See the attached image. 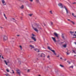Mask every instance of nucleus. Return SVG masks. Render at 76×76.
Segmentation results:
<instances>
[{"label":"nucleus","instance_id":"1","mask_svg":"<svg viewBox=\"0 0 76 76\" xmlns=\"http://www.w3.org/2000/svg\"><path fill=\"white\" fill-rule=\"evenodd\" d=\"M35 26L37 27L34 28H33L34 31H36L37 32H38V29H39V25L37 24H35Z\"/></svg>","mask_w":76,"mask_h":76},{"label":"nucleus","instance_id":"2","mask_svg":"<svg viewBox=\"0 0 76 76\" xmlns=\"http://www.w3.org/2000/svg\"><path fill=\"white\" fill-rule=\"evenodd\" d=\"M7 39V36L4 35V41H6Z\"/></svg>","mask_w":76,"mask_h":76},{"label":"nucleus","instance_id":"3","mask_svg":"<svg viewBox=\"0 0 76 76\" xmlns=\"http://www.w3.org/2000/svg\"><path fill=\"white\" fill-rule=\"evenodd\" d=\"M20 71V70H17V73L19 75V76H20V73H21Z\"/></svg>","mask_w":76,"mask_h":76},{"label":"nucleus","instance_id":"4","mask_svg":"<svg viewBox=\"0 0 76 76\" xmlns=\"http://www.w3.org/2000/svg\"><path fill=\"white\" fill-rule=\"evenodd\" d=\"M58 5L60 6L61 9L63 8V4L61 3L58 4Z\"/></svg>","mask_w":76,"mask_h":76},{"label":"nucleus","instance_id":"5","mask_svg":"<svg viewBox=\"0 0 76 76\" xmlns=\"http://www.w3.org/2000/svg\"><path fill=\"white\" fill-rule=\"evenodd\" d=\"M64 8L66 10L67 15H68V14L69 13V10H68V9H67V8H66V7H65V6H64Z\"/></svg>","mask_w":76,"mask_h":76},{"label":"nucleus","instance_id":"6","mask_svg":"<svg viewBox=\"0 0 76 76\" xmlns=\"http://www.w3.org/2000/svg\"><path fill=\"white\" fill-rule=\"evenodd\" d=\"M70 50H67V51L66 52V53L67 54V55H69V54H70Z\"/></svg>","mask_w":76,"mask_h":76},{"label":"nucleus","instance_id":"7","mask_svg":"<svg viewBox=\"0 0 76 76\" xmlns=\"http://www.w3.org/2000/svg\"><path fill=\"white\" fill-rule=\"evenodd\" d=\"M54 35H55L56 37H57V38H58V34L56 33H54Z\"/></svg>","mask_w":76,"mask_h":76},{"label":"nucleus","instance_id":"8","mask_svg":"<svg viewBox=\"0 0 76 76\" xmlns=\"http://www.w3.org/2000/svg\"><path fill=\"white\" fill-rule=\"evenodd\" d=\"M4 61L6 65H8V64H7V63H9V61H7L6 60H4Z\"/></svg>","mask_w":76,"mask_h":76},{"label":"nucleus","instance_id":"9","mask_svg":"<svg viewBox=\"0 0 76 76\" xmlns=\"http://www.w3.org/2000/svg\"><path fill=\"white\" fill-rule=\"evenodd\" d=\"M36 2V3H37V4H40V2H39V0H35Z\"/></svg>","mask_w":76,"mask_h":76},{"label":"nucleus","instance_id":"10","mask_svg":"<svg viewBox=\"0 0 76 76\" xmlns=\"http://www.w3.org/2000/svg\"><path fill=\"white\" fill-rule=\"evenodd\" d=\"M31 38L34 41H36V39L35 37H31Z\"/></svg>","mask_w":76,"mask_h":76},{"label":"nucleus","instance_id":"11","mask_svg":"<svg viewBox=\"0 0 76 76\" xmlns=\"http://www.w3.org/2000/svg\"><path fill=\"white\" fill-rule=\"evenodd\" d=\"M34 50H35V51H36L37 52H39V50L37 48L34 49Z\"/></svg>","mask_w":76,"mask_h":76},{"label":"nucleus","instance_id":"12","mask_svg":"<svg viewBox=\"0 0 76 76\" xmlns=\"http://www.w3.org/2000/svg\"><path fill=\"white\" fill-rule=\"evenodd\" d=\"M1 1H2V3L4 5H6V4H4V3H5V1H4V0H2Z\"/></svg>","mask_w":76,"mask_h":76},{"label":"nucleus","instance_id":"13","mask_svg":"<svg viewBox=\"0 0 76 76\" xmlns=\"http://www.w3.org/2000/svg\"><path fill=\"white\" fill-rule=\"evenodd\" d=\"M67 43L65 44L64 45H63V47L64 48H66L67 47Z\"/></svg>","mask_w":76,"mask_h":76},{"label":"nucleus","instance_id":"14","mask_svg":"<svg viewBox=\"0 0 76 76\" xmlns=\"http://www.w3.org/2000/svg\"><path fill=\"white\" fill-rule=\"evenodd\" d=\"M52 39H53V41H54V42H56V38H55L52 37Z\"/></svg>","mask_w":76,"mask_h":76},{"label":"nucleus","instance_id":"15","mask_svg":"<svg viewBox=\"0 0 76 76\" xmlns=\"http://www.w3.org/2000/svg\"><path fill=\"white\" fill-rule=\"evenodd\" d=\"M40 57H45V55L44 54L42 53Z\"/></svg>","mask_w":76,"mask_h":76},{"label":"nucleus","instance_id":"16","mask_svg":"<svg viewBox=\"0 0 76 76\" xmlns=\"http://www.w3.org/2000/svg\"><path fill=\"white\" fill-rule=\"evenodd\" d=\"M29 46L30 47H31V48H34V46L30 45Z\"/></svg>","mask_w":76,"mask_h":76},{"label":"nucleus","instance_id":"17","mask_svg":"<svg viewBox=\"0 0 76 76\" xmlns=\"http://www.w3.org/2000/svg\"><path fill=\"white\" fill-rule=\"evenodd\" d=\"M20 9H23V7H24V6H23V5H22L21 6V7H20Z\"/></svg>","mask_w":76,"mask_h":76},{"label":"nucleus","instance_id":"18","mask_svg":"<svg viewBox=\"0 0 76 76\" xmlns=\"http://www.w3.org/2000/svg\"><path fill=\"white\" fill-rule=\"evenodd\" d=\"M4 17L6 19H7V17H6V15H5V14H4Z\"/></svg>","mask_w":76,"mask_h":76},{"label":"nucleus","instance_id":"19","mask_svg":"<svg viewBox=\"0 0 76 76\" xmlns=\"http://www.w3.org/2000/svg\"><path fill=\"white\" fill-rule=\"evenodd\" d=\"M70 22H71L73 24V25H75V23L74 22L72 21H70Z\"/></svg>","mask_w":76,"mask_h":76},{"label":"nucleus","instance_id":"20","mask_svg":"<svg viewBox=\"0 0 76 76\" xmlns=\"http://www.w3.org/2000/svg\"><path fill=\"white\" fill-rule=\"evenodd\" d=\"M72 16H74V17L76 18V15L74 16V15H75V14H74V13H72Z\"/></svg>","mask_w":76,"mask_h":76},{"label":"nucleus","instance_id":"21","mask_svg":"<svg viewBox=\"0 0 76 76\" xmlns=\"http://www.w3.org/2000/svg\"><path fill=\"white\" fill-rule=\"evenodd\" d=\"M70 33L72 35H73V34H74V32L70 31Z\"/></svg>","mask_w":76,"mask_h":76},{"label":"nucleus","instance_id":"22","mask_svg":"<svg viewBox=\"0 0 76 76\" xmlns=\"http://www.w3.org/2000/svg\"><path fill=\"white\" fill-rule=\"evenodd\" d=\"M12 19L13 20V21L14 22H16V20H15V18H12Z\"/></svg>","mask_w":76,"mask_h":76},{"label":"nucleus","instance_id":"23","mask_svg":"<svg viewBox=\"0 0 76 76\" xmlns=\"http://www.w3.org/2000/svg\"><path fill=\"white\" fill-rule=\"evenodd\" d=\"M32 15H33V14H28V15L29 16H30L31 17V16H32Z\"/></svg>","mask_w":76,"mask_h":76},{"label":"nucleus","instance_id":"24","mask_svg":"<svg viewBox=\"0 0 76 76\" xmlns=\"http://www.w3.org/2000/svg\"><path fill=\"white\" fill-rule=\"evenodd\" d=\"M61 67H64V66L63 65H62L60 64L59 65Z\"/></svg>","mask_w":76,"mask_h":76},{"label":"nucleus","instance_id":"25","mask_svg":"<svg viewBox=\"0 0 76 76\" xmlns=\"http://www.w3.org/2000/svg\"><path fill=\"white\" fill-rule=\"evenodd\" d=\"M72 51H73V53H75V54H76V52H75V50H72Z\"/></svg>","mask_w":76,"mask_h":76},{"label":"nucleus","instance_id":"26","mask_svg":"<svg viewBox=\"0 0 76 76\" xmlns=\"http://www.w3.org/2000/svg\"><path fill=\"white\" fill-rule=\"evenodd\" d=\"M69 68H72V69H73V65H72L71 66H70Z\"/></svg>","mask_w":76,"mask_h":76},{"label":"nucleus","instance_id":"27","mask_svg":"<svg viewBox=\"0 0 76 76\" xmlns=\"http://www.w3.org/2000/svg\"><path fill=\"white\" fill-rule=\"evenodd\" d=\"M19 47H20V49L21 50H22V46H21V45H20V46H19Z\"/></svg>","mask_w":76,"mask_h":76},{"label":"nucleus","instance_id":"28","mask_svg":"<svg viewBox=\"0 0 76 76\" xmlns=\"http://www.w3.org/2000/svg\"><path fill=\"white\" fill-rule=\"evenodd\" d=\"M62 38H63V39H64V36L63 35V34L62 35Z\"/></svg>","mask_w":76,"mask_h":76},{"label":"nucleus","instance_id":"29","mask_svg":"<svg viewBox=\"0 0 76 76\" xmlns=\"http://www.w3.org/2000/svg\"><path fill=\"white\" fill-rule=\"evenodd\" d=\"M51 51H52L53 53H54L55 52V51H54V50H51Z\"/></svg>","mask_w":76,"mask_h":76},{"label":"nucleus","instance_id":"30","mask_svg":"<svg viewBox=\"0 0 76 76\" xmlns=\"http://www.w3.org/2000/svg\"><path fill=\"white\" fill-rule=\"evenodd\" d=\"M67 63H69V64H71V62L69 61H67Z\"/></svg>","mask_w":76,"mask_h":76},{"label":"nucleus","instance_id":"31","mask_svg":"<svg viewBox=\"0 0 76 76\" xmlns=\"http://www.w3.org/2000/svg\"><path fill=\"white\" fill-rule=\"evenodd\" d=\"M50 13H51V14H53V12H52V11H50Z\"/></svg>","mask_w":76,"mask_h":76},{"label":"nucleus","instance_id":"32","mask_svg":"<svg viewBox=\"0 0 76 76\" xmlns=\"http://www.w3.org/2000/svg\"><path fill=\"white\" fill-rule=\"evenodd\" d=\"M32 35L33 37H35V35H34V34H32Z\"/></svg>","mask_w":76,"mask_h":76},{"label":"nucleus","instance_id":"33","mask_svg":"<svg viewBox=\"0 0 76 76\" xmlns=\"http://www.w3.org/2000/svg\"><path fill=\"white\" fill-rule=\"evenodd\" d=\"M12 73H13V74H14L15 73V72H14V71H13V70H12Z\"/></svg>","mask_w":76,"mask_h":76},{"label":"nucleus","instance_id":"34","mask_svg":"<svg viewBox=\"0 0 76 76\" xmlns=\"http://www.w3.org/2000/svg\"><path fill=\"white\" fill-rule=\"evenodd\" d=\"M6 70H7V72H9V70L7 69H6Z\"/></svg>","mask_w":76,"mask_h":76},{"label":"nucleus","instance_id":"35","mask_svg":"<svg viewBox=\"0 0 76 76\" xmlns=\"http://www.w3.org/2000/svg\"><path fill=\"white\" fill-rule=\"evenodd\" d=\"M67 20H68V21H70H70H72L71 20H70L69 19H68Z\"/></svg>","mask_w":76,"mask_h":76},{"label":"nucleus","instance_id":"36","mask_svg":"<svg viewBox=\"0 0 76 76\" xmlns=\"http://www.w3.org/2000/svg\"><path fill=\"white\" fill-rule=\"evenodd\" d=\"M30 1H31V2H32L33 1V0H29Z\"/></svg>","mask_w":76,"mask_h":76},{"label":"nucleus","instance_id":"37","mask_svg":"<svg viewBox=\"0 0 76 76\" xmlns=\"http://www.w3.org/2000/svg\"><path fill=\"white\" fill-rule=\"evenodd\" d=\"M48 49H49L50 50V47L48 46Z\"/></svg>","mask_w":76,"mask_h":76},{"label":"nucleus","instance_id":"38","mask_svg":"<svg viewBox=\"0 0 76 76\" xmlns=\"http://www.w3.org/2000/svg\"><path fill=\"white\" fill-rule=\"evenodd\" d=\"M72 4H76V2H73L72 3Z\"/></svg>","mask_w":76,"mask_h":76},{"label":"nucleus","instance_id":"39","mask_svg":"<svg viewBox=\"0 0 76 76\" xmlns=\"http://www.w3.org/2000/svg\"><path fill=\"white\" fill-rule=\"evenodd\" d=\"M54 54H55V55L56 56V55H57V54H56V53H55V52L54 53Z\"/></svg>","mask_w":76,"mask_h":76},{"label":"nucleus","instance_id":"40","mask_svg":"<svg viewBox=\"0 0 76 76\" xmlns=\"http://www.w3.org/2000/svg\"><path fill=\"white\" fill-rule=\"evenodd\" d=\"M51 25H53V22H51Z\"/></svg>","mask_w":76,"mask_h":76},{"label":"nucleus","instance_id":"41","mask_svg":"<svg viewBox=\"0 0 76 76\" xmlns=\"http://www.w3.org/2000/svg\"><path fill=\"white\" fill-rule=\"evenodd\" d=\"M59 56H60L59 55H58V56H56V57H59Z\"/></svg>","mask_w":76,"mask_h":76},{"label":"nucleus","instance_id":"42","mask_svg":"<svg viewBox=\"0 0 76 76\" xmlns=\"http://www.w3.org/2000/svg\"><path fill=\"white\" fill-rule=\"evenodd\" d=\"M67 60V59H65L64 60V61H66V60Z\"/></svg>","mask_w":76,"mask_h":76},{"label":"nucleus","instance_id":"43","mask_svg":"<svg viewBox=\"0 0 76 76\" xmlns=\"http://www.w3.org/2000/svg\"><path fill=\"white\" fill-rule=\"evenodd\" d=\"M1 58H3V59H4V58H3V56H2Z\"/></svg>","mask_w":76,"mask_h":76},{"label":"nucleus","instance_id":"44","mask_svg":"<svg viewBox=\"0 0 76 76\" xmlns=\"http://www.w3.org/2000/svg\"><path fill=\"white\" fill-rule=\"evenodd\" d=\"M47 58H50V56H48V57H47Z\"/></svg>","mask_w":76,"mask_h":76},{"label":"nucleus","instance_id":"45","mask_svg":"<svg viewBox=\"0 0 76 76\" xmlns=\"http://www.w3.org/2000/svg\"><path fill=\"white\" fill-rule=\"evenodd\" d=\"M27 72H29V69H28V71H27Z\"/></svg>","mask_w":76,"mask_h":76},{"label":"nucleus","instance_id":"46","mask_svg":"<svg viewBox=\"0 0 76 76\" xmlns=\"http://www.w3.org/2000/svg\"><path fill=\"white\" fill-rule=\"evenodd\" d=\"M5 75H6V76H8V75H7V74H5Z\"/></svg>","mask_w":76,"mask_h":76},{"label":"nucleus","instance_id":"47","mask_svg":"<svg viewBox=\"0 0 76 76\" xmlns=\"http://www.w3.org/2000/svg\"><path fill=\"white\" fill-rule=\"evenodd\" d=\"M0 28H1V29L2 28H3V27H0Z\"/></svg>","mask_w":76,"mask_h":76},{"label":"nucleus","instance_id":"48","mask_svg":"<svg viewBox=\"0 0 76 76\" xmlns=\"http://www.w3.org/2000/svg\"><path fill=\"white\" fill-rule=\"evenodd\" d=\"M60 59H61V60H62V59H63V58L61 57L60 58Z\"/></svg>","mask_w":76,"mask_h":76},{"label":"nucleus","instance_id":"49","mask_svg":"<svg viewBox=\"0 0 76 76\" xmlns=\"http://www.w3.org/2000/svg\"><path fill=\"white\" fill-rule=\"evenodd\" d=\"M17 36H18V37H19V35H17Z\"/></svg>","mask_w":76,"mask_h":76},{"label":"nucleus","instance_id":"50","mask_svg":"<svg viewBox=\"0 0 76 76\" xmlns=\"http://www.w3.org/2000/svg\"><path fill=\"white\" fill-rule=\"evenodd\" d=\"M30 42H32V41H30Z\"/></svg>","mask_w":76,"mask_h":76},{"label":"nucleus","instance_id":"51","mask_svg":"<svg viewBox=\"0 0 76 76\" xmlns=\"http://www.w3.org/2000/svg\"><path fill=\"white\" fill-rule=\"evenodd\" d=\"M1 57V55H0V58Z\"/></svg>","mask_w":76,"mask_h":76},{"label":"nucleus","instance_id":"52","mask_svg":"<svg viewBox=\"0 0 76 76\" xmlns=\"http://www.w3.org/2000/svg\"><path fill=\"white\" fill-rule=\"evenodd\" d=\"M75 44H76V42H75Z\"/></svg>","mask_w":76,"mask_h":76},{"label":"nucleus","instance_id":"53","mask_svg":"<svg viewBox=\"0 0 76 76\" xmlns=\"http://www.w3.org/2000/svg\"><path fill=\"white\" fill-rule=\"evenodd\" d=\"M74 56L75 57V56H76V55H74Z\"/></svg>","mask_w":76,"mask_h":76},{"label":"nucleus","instance_id":"54","mask_svg":"<svg viewBox=\"0 0 76 76\" xmlns=\"http://www.w3.org/2000/svg\"><path fill=\"white\" fill-rule=\"evenodd\" d=\"M39 76H41V75H39Z\"/></svg>","mask_w":76,"mask_h":76},{"label":"nucleus","instance_id":"55","mask_svg":"<svg viewBox=\"0 0 76 76\" xmlns=\"http://www.w3.org/2000/svg\"><path fill=\"white\" fill-rule=\"evenodd\" d=\"M31 50H32V48H31Z\"/></svg>","mask_w":76,"mask_h":76},{"label":"nucleus","instance_id":"56","mask_svg":"<svg viewBox=\"0 0 76 76\" xmlns=\"http://www.w3.org/2000/svg\"><path fill=\"white\" fill-rule=\"evenodd\" d=\"M21 18H22V17H21Z\"/></svg>","mask_w":76,"mask_h":76}]
</instances>
